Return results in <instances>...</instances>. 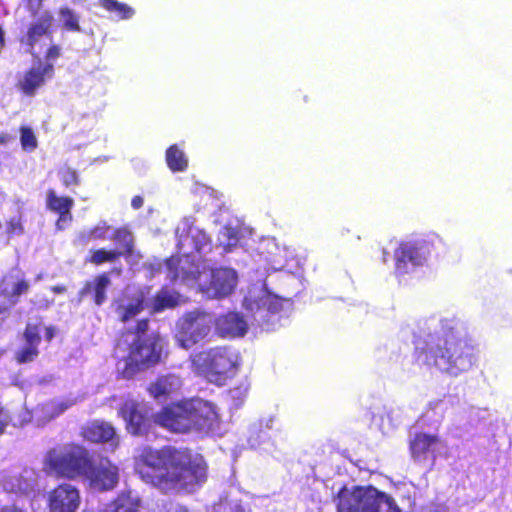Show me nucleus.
Masks as SVG:
<instances>
[{
  "instance_id": "1",
  "label": "nucleus",
  "mask_w": 512,
  "mask_h": 512,
  "mask_svg": "<svg viewBox=\"0 0 512 512\" xmlns=\"http://www.w3.org/2000/svg\"><path fill=\"white\" fill-rule=\"evenodd\" d=\"M134 469L143 482L164 494L194 492L208 477L202 456L174 445L141 447L134 457Z\"/></svg>"
},
{
  "instance_id": "2",
  "label": "nucleus",
  "mask_w": 512,
  "mask_h": 512,
  "mask_svg": "<svg viewBox=\"0 0 512 512\" xmlns=\"http://www.w3.org/2000/svg\"><path fill=\"white\" fill-rule=\"evenodd\" d=\"M149 322H137L134 329L121 332L114 356L125 362L121 375L131 379L138 372L159 364L167 355V342L159 333H148Z\"/></svg>"
},
{
  "instance_id": "3",
  "label": "nucleus",
  "mask_w": 512,
  "mask_h": 512,
  "mask_svg": "<svg viewBox=\"0 0 512 512\" xmlns=\"http://www.w3.org/2000/svg\"><path fill=\"white\" fill-rule=\"evenodd\" d=\"M424 355L426 365L454 377L468 372L477 361L475 346L453 332L437 337L426 347Z\"/></svg>"
},
{
  "instance_id": "4",
  "label": "nucleus",
  "mask_w": 512,
  "mask_h": 512,
  "mask_svg": "<svg viewBox=\"0 0 512 512\" xmlns=\"http://www.w3.org/2000/svg\"><path fill=\"white\" fill-rule=\"evenodd\" d=\"M191 362L197 375L223 386L237 374L242 358L239 351L232 347L217 346L196 353Z\"/></svg>"
},
{
  "instance_id": "5",
  "label": "nucleus",
  "mask_w": 512,
  "mask_h": 512,
  "mask_svg": "<svg viewBox=\"0 0 512 512\" xmlns=\"http://www.w3.org/2000/svg\"><path fill=\"white\" fill-rule=\"evenodd\" d=\"M337 512H401L395 500L372 485L343 487L338 492Z\"/></svg>"
},
{
  "instance_id": "6",
  "label": "nucleus",
  "mask_w": 512,
  "mask_h": 512,
  "mask_svg": "<svg viewBox=\"0 0 512 512\" xmlns=\"http://www.w3.org/2000/svg\"><path fill=\"white\" fill-rule=\"evenodd\" d=\"M89 451L80 445H71L63 451L50 450L46 454L44 469L58 478L74 480L84 478L91 467Z\"/></svg>"
},
{
  "instance_id": "7",
  "label": "nucleus",
  "mask_w": 512,
  "mask_h": 512,
  "mask_svg": "<svg viewBox=\"0 0 512 512\" xmlns=\"http://www.w3.org/2000/svg\"><path fill=\"white\" fill-rule=\"evenodd\" d=\"M445 244L436 234H429L418 241L401 242L394 251L395 271L408 273V264L422 266L431 255L439 256Z\"/></svg>"
},
{
  "instance_id": "8",
  "label": "nucleus",
  "mask_w": 512,
  "mask_h": 512,
  "mask_svg": "<svg viewBox=\"0 0 512 512\" xmlns=\"http://www.w3.org/2000/svg\"><path fill=\"white\" fill-rule=\"evenodd\" d=\"M111 240L118 244L116 249L99 248L91 250L86 262L99 266L104 263H112L121 257L129 258L134 253V237L132 232L125 226L118 227L112 231Z\"/></svg>"
},
{
  "instance_id": "9",
  "label": "nucleus",
  "mask_w": 512,
  "mask_h": 512,
  "mask_svg": "<svg viewBox=\"0 0 512 512\" xmlns=\"http://www.w3.org/2000/svg\"><path fill=\"white\" fill-rule=\"evenodd\" d=\"M84 478L91 489L98 492L110 491L119 482V469L107 458L97 463L91 459V467L87 469Z\"/></svg>"
},
{
  "instance_id": "10",
  "label": "nucleus",
  "mask_w": 512,
  "mask_h": 512,
  "mask_svg": "<svg viewBox=\"0 0 512 512\" xmlns=\"http://www.w3.org/2000/svg\"><path fill=\"white\" fill-rule=\"evenodd\" d=\"M154 421L174 433L190 432L187 401L172 403L163 407L156 413Z\"/></svg>"
},
{
  "instance_id": "11",
  "label": "nucleus",
  "mask_w": 512,
  "mask_h": 512,
  "mask_svg": "<svg viewBox=\"0 0 512 512\" xmlns=\"http://www.w3.org/2000/svg\"><path fill=\"white\" fill-rule=\"evenodd\" d=\"M190 431L211 430L219 423L216 406L206 400H187Z\"/></svg>"
},
{
  "instance_id": "12",
  "label": "nucleus",
  "mask_w": 512,
  "mask_h": 512,
  "mask_svg": "<svg viewBox=\"0 0 512 512\" xmlns=\"http://www.w3.org/2000/svg\"><path fill=\"white\" fill-rule=\"evenodd\" d=\"M80 503L79 490L68 483L59 484L50 491L48 496L50 512H76Z\"/></svg>"
},
{
  "instance_id": "13",
  "label": "nucleus",
  "mask_w": 512,
  "mask_h": 512,
  "mask_svg": "<svg viewBox=\"0 0 512 512\" xmlns=\"http://www.w3.org/2000/svg\"><path fill=\"white\" fill-rule=\"evenodd\" d=\"M118 413L125 421L127 431L132 435L139 436L148 432L150 418L138 402L134 400L124 401Z\"/></svg>"
},
{
  "instance_id": "14",
  "label": "nucleus",
  "mask_w": 512,
  "mask_h": 512,
  "mask_svg": "<svg viewBox=\"0 0 512 512\" xmlns=\"http://www.w3.org/2000/svg\"><path fill=\"white\" fill-rule=\"evenodd\" d=\"M27 291L28 284L18 273L3 278L0 283V319L9 316V310L17 303L20 295Z\"/></svg>"
},
{
  "instance_id": "15",
  "label": "nucleus",
  "mask_w": 512,
  "mask_h": 512,
  "mask_svg": "<svg viewBox=\"0 0 512 512\" xmlns=\"http://www.w3.org/2000/svg\"><path fill=\"white\" fill-rule=\"evenodd\" d=\"M238 281L237 273L231 268H215L210 271V279L206 291L216 298L229 296L235 289Z\"/></svg>"
},
{
  "instance_id": "16",
  "label": "nucleus",
  "mask_w": 512,
  "mask_h": 512,
  "mask_svg": "<svg viewBox=\"0 0 512 512\" xmlns=\"http://www.w3.org/2000/svg\"><path fill=\"white\" fill-rule=\"evenodd\" d=\"M209 332L206 322H179L175 337L180 347L189 349L204 340Z\"/></svg>"
},
{
  "instance_id": "17",
  "label": "nucleus",
  "mask_w": 512,
  "mask_h": 512,
  "mask_svg": "<svg viewBox=\"0 0 512 512\" xmlns=\"http://www.w3.org/2000/svg\"><path fill=\"white\" fill-rule=\"evenodd\" d=\"M116 312L121 320H129L136 317L145 309L148 310L149 302L146 293L138 290L132 294H126L116 302Z\"/></svg>"
},
{
  "instance_id": "18",
  "label": "nucleus",
  "mask_w": 512,
  "mask_h": 512,
  "mask_svg": "<svg viewBox=\"0 0 512 512\" xmlns=\"http://www.w3.org/2000/svg\"><path fill=\"white\" fill-rule=\"evenodd\" d=\"M437 435L417 432L409 441V450L416 461L427 460L430 454H434L436 446L440 443Z\"/></svg>"
},
{
  "instance_id": "19",
  "label": "nucleus",
  "mask_w": 512,
  "mask_h": 512,
  "mask_svg": "<svg viewBox=\"0 0 512 512\" xmlns=\"http://www.w3.org/2000/svg\"><path fill=\"white\" fill-rule=\"evenodd\" d=\"M61 55L58 45H51L44 58H38L34 61V90L42 85L47 79H51L54 75V64Z\"/></svg>"
},
{
  "instance_id": "20",
  "label": "nucleus",
  "mask_w": 512,
  "mask_h": 512,
  "mask_svg": "<svg viewBox=\"0 0 512 512\" xmlns=\"http://www.w3.org/2000/svg\"><path fill=\"white\" fill-rule=\"evenodd\" d=\"M46 204L51 211L59 215L56 222L58 229H64L72 221L71 209L74 201L71 197L57 196L53 190H49L47 192Z\"/></svg>"
},
{
  "instance_id": "21",
  "label": "nucleus",
  "mask_w": 512,
  "mask_h": 512,
  "mask_svg": "<svg viewBox=\"0 0 512 512\" xmlns=\"http://www.w3.org/2000/svg\"><path fill=\"white\" fill-rule=\"evenodd\" d=\"M180 303V294L162 287L149 302L148 312L150 314L160 313L167 309H173Z\"/></svg>"
},
{
  "instance_id": "22",
  "label": "nucleus",
  "mask_w": 512,
  "mask_h": 512,
  "mask_svg": "<svg viewBox=\"0 0 512 512\" xmlns=\"http://www.w3.org/2000/svg\"><path fill=\"white\" fill-rule=\"evenodd\" d=\"M84 436L91 442L105 443L115 437V429L105 422H94L84 430Z\"/></svg>"
},
{
  "instance_id": "23",
  "label": "nucleus",
  "mask_w": 512,
  "mask_h": 512,
  "mask_svg": "<svg viewBox=\"0 0 512 512\" xmlns=\"http://www.w3.org/2000/svg\"><path fill=\"white\" fill-rule=\"evenodd\" d=\"M110 283L107 273H102L96 276L93 282H87L83 292L92 293L94 303L100 306L106 301V289Z\"/></svg>"
},
{
  "instance_id": "24",
  "label": "nucleus",
  "mask_w": 512,
  "mask_h": 512,
  "mask_svg": "<svg viewBox=\"0 0 512 512\" xmlns=\"http://www.w3.org/2000/svg\"><path fill=\"white\" fill-rule=\"evenodd\" d=\"M248 322H215V332L222 339H235L246 335Z\"/></svg>"
},
{
  "instance_id": "25",
  "label": "nucleus",
  "mask_w": 512,
  "mask_h": 512,
  "mask_svg": "<svg viewBox=\"0 0 512 512\" xmlns=\"http://www.w3.org/2000/svg\"><path fill=\"white\" fill-rule=\"evenodd\" d=\"M111 229V226L106 221H100L95 226L81 232L78 235V241L82 245H87L91 241H104L111 239V235H109Z\"/></svg>"
},
{
  "instance_id": "26",
  "label": "nucleus",
  "mask_w": 512,
  "mask_h": 512,
  "mask_svg": "<svg viewBox=\"0 0 512 512\" xmlns=\"http://www.w3.org/2000/svg\"><path fill=\"white\" fill-rule=\"evenodd\" d=\"M68 405L63 402L49 401L37 406V421L38 425H43L61 415Z\"/></svg>"
},
{
  "instance_id": "27",
  "label": "nucleus",
  "mask_w": 512,
  "mask_h": 512,
  "mask_svg": "<svg viewBox=\"0 0 512 512\" xmlns=\"http://www.w3.org/2000/svg\"><path fill=\"white\" fill-rule=\"evenodd\" d=\"M54 25L53 14L48 10L34 11V37L49 36L51 38Z\"/></svg>"
},
{
  "instance_id": "28",
  "label": "nucleus",
  "mask_w": 512,
  "mask_h": 512,
  "mask_svg": "<svg viewBox=\"0 0 512 512\" xmlns=\"http://www.w3.org/2000/svg\"><path fill=\"white\" fill-rule=\"evenodd\" d=\"M166 162L169 169L173 172H182L188 167V160L184 152L177 145H171L166 150Z\"/></svg>"
},
{
  "instance_id": "29",
  "label": "nucleus",
  "mask_w": 512,
  "mask_h": 512,
  "mask_svg": "<svg viewBox=\"0 0 512 512\" xmlns=\"http://www.w3.org/2000/svg\"><path fill=\"white\" fill-rule=\"evenodd\" d=\"M99 5L109 13H114L119 19H130L134 15V9L118 0H99Z\"/></svg>"
},
{
  "instance_id": "30",
  "label": "nucleus",
  "mask_w": 512,
  "mask_h": 512,
  "mask_svg": "<svg viewBox=\"0 0 512 512\" xmlns=\"http://www.w3.org/2000/svg\"><path fill=\"white\" fill-rule=\"evenodd\" d=\"M183 262V257L180 256H171L166 259V266L173 272V278L181 277L183 279H196L197 278V269L195 270H184L180 269V265Z\"/></svg>"
},
{
  "instance_id": "31",
  "label": "nucleus",
  "mask_w": 512,
  "mask_h": 512,
  "mask_svg": "<svg viewBox=\"0 0 512 512\" xmlns=\"http://www.w3.org/2000/svg\"><path fill=\"white\" fill-rule=\"evenodd\" d=\"M58 13L62 21L63 29L71 32L81 31L79 15H77L71 8L67 6L61 7Z\"/></svg>"
},
{
  "instance_id": "32",
  "label": "nucleus",
  "mask_w": 512,
  "mask_h": 512,
  "mask_svg": "<svg viewBox=\"0 0 512 512\" xmlns=\"http://www.w3.org/2000/svg\"><path fill=\"white\" fill-rule=\"evenodd\" d=\"M106 512H138V504L128 495L118 496Z\"/></svg>"
},
{
  "instance_id": "33",
  "label": "nucleus",
  "mask_w": 512,
  "mask_h": 512,
  "mask_svg": "<svg viewBox=\"0 0 512 512\" xmlns=\"http://www.w3.org/2000/svg\"><path fill=\"white\" fill-rule=\"evenodd\" d=\"M58 174L65 187L76 186L80 183L77 171L69 166H63Z\"/></svg>"
},
{
  "instance_id": "34",
  "label": "nucleus",
  "mask_w": 512,
  "mask_h": 512,
  "mask_svg": "<svg viewBox=\"0 0 512 512\" xmlns=\"http://www.w3.org/2000/svg\"><path fill=\"white\" fill-rule=\"evenodd\" d=\"M170 383L167 378H159L153 382L149 387V393L154 398L168 396L170 393Z\"/></svg>"
},
{
  "instance_id": "35",
  "label": "nucleus",
  "mask_w": 512,
  "mask_h": 512,
  "mask_svg": "<svg viewBox=\"0 0 512 512\" xmlns=\"http://www.w3.org/2000/svg\"><path fill=\"white\" fill-rule=\"evenodd\" d=\"M25 338L27 341L26 346L15 354V359L19 364L30 362L32 359V344L28 327L25 331Z\"/></svg>"
},
{
  "instance_id": "36",
  "label": "nucleus",
  "mask_w": 512,
  "mask_h": 512,
  "mask_svg": "<svg viewBox=\"0 0 512 512\" xmlns=\"http://www.w3.org/2000/svg\"><path fill=\"white\" fill-rule=\"evenodd\" d=\"M261 305L269 312L276 313L282 309V300L274 295H267L261 299Z\"/></svg>"
},
{
  "instance_id": "37",
  "label": "nucleus",
  "mask_w": 512,
  "mask_h": 512,
  "mask_svg": "<svg viewBox=\"0 0 512 512\" xmlns=\"http://www.w3.org/2000/svg\"><path fill=\"white\" fill-rule=\"evenodd\" d=\"M21 135V142L24 149L28 150L32 147V132L29 127H23Z\"/></svg>"
},
{
  "instance_id": "38",
  "label": "nucleus",
  "mask_w": 512,
  "mask_h": 512,
  "mask_svg": "<svg viewBox=\"0 0 512 512\" xmlns=\"http://www.w3.org/2000/svg\"><path fill=\"white\" fill-rule=\"evenodd\" d=\"M184 320H211V315L204 311H193L185 315Z\"/></svg>"
},
{
  "instance_id": "39",
  "label": "nucleus",
  "mask_w": 512,
  "mask_h": 512,
  "mask_svg": "<svg viewBox=\"0 0 512 512\" xmlns=\"http://www.w3.org/2000/svg\"><path fill=\"white\" fill-rule=\"evenodd\" d=\"M23 91L27 94L32 92V71H28L25 75L23 82H21Z\"/></svg>"
},
{
  "instance_id": "40",
  "label": "nucleus",
  "mask_w": 512,
  "mask_h": 512,
  "mask_svg": "<svg viewBox=\"0 0 512 512\" xmlns=\"http://www.w3.org/2000/svg\"><path fill=\"white\" fill-rule=\"evenodd\" d=\"M9 417L7 413L3 410H0V434L3 433L5 427L8 425Z\"/></svg>"
},
{
  "instance_id": "41",
  "label": "nucleus",
  "mask_w": 512,
  "mask_h": 512,
  "mask_svg": "<svg viewBox=\"0 0 512 512\" xmlns=\"http://www.w3.org/2000/svg\"><path fill=\"white\" fill-rule=\"evenodd\" d=\"M143 203H144V200L141 196L139 195H136L132 198L131 200V206L135 209V210H138L140 209L142 206H143Z\"/></svg>"
},
{
  "instance_id": "42",
  "label": "nucleus",
  "mask_w": 512,
  "mask_h": 512,
  "mask_svg": "<svg viewBox=\"0 0 512 512\" xmlns=\"http://www.w3.org/2000/svg\"><path fill=\"white\" fill-rule=\"evenodd\" d=\"M222 318H223L222 320H235V321L243 320V316L237 312L229 313V314L223 316Z\"/></svg>"
},
{
  "instance_id": "43",
  "label": "nucleus",
  "mask_w": 512,
  "mask_h": 512,
  "mask_svg": "<svg viewBox=\"0 0 512 512\" xmlns=\"http://www.w3.org/2000/svg\"><path fill=\"white\" fill-rule=\"evenodd\" d=\"M1 512H22V510L15 506H6L2 508Z\"/></svg>"
},
{
  "instance_id": "44",
  "label": "nucleus",
  "mask_w": 512,
  "mask_h": 512,
  "mask_svg": "<svg viewBox=\"0 0 512 512\" xmlns=\"http://www.w3.org/2000/svg\"><path fill=\"white\" fill-rule=\"evenodd\" d=\"M10 139H11V137L8 134H6V133H1L0 134V143L1 144H6L7 142L10 141Z\"/></svg>"
},
{
  "instance_id": "45",
  "label": "nucleus",
  "mask_w": 512,
  "mask_h": 512,
  "mask_svg": "<svg viewBox=\"0 0 512 512\" xmlns=\"http://www.w3.org/2000/svg\"><path fill=\"white\" fill-rule=\"evenodd\" d=\"M45 336L47 340H51L54 336L53 328H46L45 329Z\"/></svg>"
},
{
  "instance_id": "46",
  "label": "nucleus",
  "mask_w": 512,
  "mask_h": 512,
  "mask_svg": "<svg viewBox=\"0 0 512 512\" xmlns=\"http://www.w3.org/2000/svg\"><path fill=\"white\" fill-rule=\"evenodd\" d=\"M25 40H26L28 45H31V42H32V27L28 28Z\"/></svg>"
},
{
  "instance_id": "47",
  "label": "nucleus",
  "mask_w": 512,
  "mask_h": 512,
  "mask_svg": "<svg viewBox=\"0 0 512 512\" xmlns=\"http://www.w3.org/2000/svg\"><path fill=\"white\" fill-rule=\"evenodd\" d=\"M167 512H188V510L183 507H177V508L167 511Z\"/></svg>"
},
{
  "instance_id": "48",
  "label": "nucleus",
  "mask_w": 512,
  "mask_h": 512,
  "mask_svg": "<svg viewBox=\"0 0 512 512\" xmlns=\"http://www.w3.org/2000/svg\"><path fill=\"white\" fill-rule=\"evenodd\" d=\"M33 339H34V343L39 339L37 333L34 332V336H33Z\"/></svg>"
},
{
  "instance_id": "49",
  "label": "nucleus",
  "mask_w": 512,
  "mask_h": 512,
  "mask_svg": "<svg viewBox=\"0 0 512 512\" xmlns=\"http://www.w3.org/2000/svg\"><path fill=\"white\" fill-rule=\"evenodd\" d=\"M19 491H26V488H23L21 485L18 486Z\"/></svg>"
},
{
  "instance_id": "50",
  "label": "nucleus",
  "mask_w": 512,
  "mask_h": 512,
  "mask_svg": "<svg viewBox=\"0 0 512 512\" xmlns=\"http://www.w3.org/2000/svg\"><path fill=\"white\" fill-rule=\"evenodd\" d=\"M33 145H34V148H35L36 147V140L35 139H34Z\"/></svg>"
},
{
  "instance_id": "51",
  "label": "nucleus",
  "mask_w": 512,
  "mask_h": 512,
  "mask_svg": "<svg viewBox=\"0 0 512 512\" xmlns=\"http://www.w3.org/2000/svg\"><path fill=\"white\" fill-rule=\"evenodd\" d=\"M234 512H243V511H241V510H235Z\"/></svg>"
},
{
  "instance_id": "52",
  "label": "nucleus",
  "mask_w": 512,
  "mask_h": 512,
  "mask_svg": "<svg viewBox=\"0 0 512 512\" xmlns=\"http://www.w3.org/2000/svg\"><path fill=\"white\" fill-rule=\"evenodd\" d=\"M37 1L41 3L43 0H37Z\"/></svg>"
}]
</instances>
